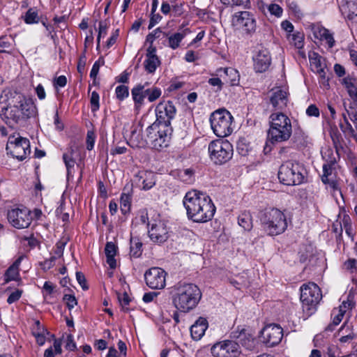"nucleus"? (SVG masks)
Instances as JSON below:
<instances>
[{
  "instance_id": "1",
  "label": "nucleus",
  "mask_w": 357,
  "mask_h": 357,
  "mask_svg": "<svg viewBox=\"0 0 357 357\" xmlns=\"http://www.w3.org/2000/svg\"><path fill=\"white\" fill-rule=\"evenodd\" d=\"M36 112L34 104L22 93L9 91L0 96V116L10 126L24 123Z\"/></svg>"
},
{
  "instance_id": "2",
  "label": "nucleus",
  "mask_w": 357,
  "mask_h": 357,
  "mask_svg": "<svg viewBox=\"0 0 357 357\" xmlns=\"http://www.w3.org/2000/svg\"><path fill=\"white\" fill-rule=\"evenodd\" d=\"M183 202L188 219L195 222H206L215 214V206L211 199L202 192L196 190L188 192Z\"/></svg>"
},
{
  "instance_id": "3",
  "label": "nucleus",
  "mask_w": 357,
  "mask_h": 357,
  "mask_svg": "<svg viewBox=\"0 0 357 357\" xmlns=\"http://www.w3.org/2000/svg\"><path fill=\"white\" fill-rule=\"evenodd\" d=\"M201 298V290L195 284L179 282L174 287L172 303L180 312H189L192 310Z\"/></svg>"
},
{
  "instance_id": "4",
  "label": "nucleus",
  "mask_w": 357,
  "mask_h": 357,
  "mask_svg": "<svg viewBox=\"0 0 357 357\" xmlns=\"http://www.w3.org/2000/svg\"><path fill=\"white\" fill-rule=\"evenodd\" d=\"M270 127L267 132V139L271 144L289 140L292 134L290 119L282 112H275L269 116Z\"/></svg>"
},
{
  "instance_id": "5",
  "label": "nucleus",
  "mask_w": 357,
  "mask_h": 357,
  "mask_svg": "<svg viewBox=\"0 0 357 357\" xmlns=\"http://www.w3.org/2000/svg\"><path fill=\"white\" fill-rule=\"evenodd\" d=\"M260 220L265 232L270 236H277L283 233L287 222L284 214L277 208L266 211L261 216Z\"/></svg>"
},
{
  "instance_id": "6",
  "label": "nucleus",
  "mask_w": 357,
  "mask_h": 357,
  "mask_svg": "<svg viewBox=\"0 0 357 357\" xmlns=\"http://www.w3.org/2000/svg\"><path fill=\"white\" fill-rule=\"evenodd\" d=\"M305 174L306 171L301 164L287 161L280 166L278 178L284 185H296L304 182Z\"/></svg>"
},
{
  "instance_id": "7",
  "label": "nucleus",
  "mask_w": 357,
  "mask_h": 357,
  "mask_svg": "<svg viewBox=\"0 0 357 357\" xmlns=\"http://www.w3.org/2000/svg\"><path fill=\"white\" fill-rule=\"evenodd\" d=\"M233 116L225 109H220L213 112L210 116L211 128L216 136L225 137L233 131Z\"/></svg>"
},
{
  "instance_id": "8",
  "label": "nucleus",
  "mask_w": 357,
  "mask_h": 357,
  "mask_svg": "<svg viewBox=\"0 0 357 357\" xmlns=\"http://www.w3.org/2000/svg\"><path fill=\"white\" fill-rule=\"evenodd\" d=\"M322 298L320 288L314 282L304 284L301 287V301L303 311L311 314L316 310V307Z\"/></svg>"
},
{
  "instance_id": "9",
  "label": "nucleus",
  "mask_w": 357,
  "mask_h": 357,
  "mask_svg": "<svg viewBox=\"0 0 357 357\" xmlns=\"http://www.w3.org/2000/svg\"><path fill=\"white\" fill-rule=\"evenodd\" d=\"M208 150L210 158L217 165L227 162L233 155L232 144L227 140L212 141L208 145Z\"/></svg>"
},
{
  "instance_id": "10",
  "label": "nucleus",
  "mask_w": 357,
  "mask_h": 357,
  "mask_svg": "<svg viewBox=\"0 0 357 357\" xmlns=\"http://www.w3.org/2000/svg\"><path fill=\"white\" fill-rule=\"evenodd\" d=\"M172 131V128H163L153 123L146 128L147 138L153 147L159 150L168 146Z\"/></svg>"
},
{
  "instance_id": "11",
  "label": "nucleus",
  "mask_w": 357,
  "mask_h": 357,
  "mask_svg": "<svg viewBox=\"0 0 357 357\" xmlns=\"http://www.w3.org/2000/svg\"><path fill=\"white\" fill-rule=\"evenodd\" d=\"M6 149L8 153L20 161L26 159L31 153L29 140L21 136H10Z\"/></svg>"
},
{
  "instance_id": "12",
  "label": "nucleus",
  "mask_w": 357,
  "mask_h": 357,
  "mask_svg": "<svg viewBox=\"0 0 357 357\" xmlns=\"http://www.w3.org/2000/svg\"><path fill=\"white\" fill-rule=\"evenodd\" d=\"M176 109L172 101L160 102L155 107L156 121L158 126L172 128L171 121L174 119Z\"/></svg>"
},
{
  "instance_id": "13",
  "label": "nucleus",
  "mask_w": 357,
  "mask_h": 357,
  "mask_svg": "<svg viewBox=\"0 0 357 357\" xmlns=\"http://www.w3.org/2000/svg\"><path fill=\"white\" fill-rule=\"evenodd\" d=\"M213 357H238L241 353L238 343L233 340H225L211 347Z\"/></svg>"
},
{
  "instance_id": "14",
  "label": "nucleus",
  "mask_w": 357,
  "mask_h": 357,
  "mask_svg": "<svg viewBox=\"0 0 357 357\" xmlns=\"http://www.w3.org/2000/svg\"><path fill=\"white\" fill-rule=\"evenodd\" d=\"M8 222L17 229L27 228L31 222L30 211L25 208H15L8 211Z\"/></svg>"
},
{
  "instance_id": "15",
  "label": "nucleus",
  "mask_w": 357,
  "mask_h": 357,
  "mask_svg": "<svg viewBox=\"0 0 357 357\" xmlns=\"http://www.w3.org/2000/svg\"><path fill=\"white\" fill-rule=\"evenodd\" d=\"M144 278L147 286L153 289H161L166 284V272L161 268L153 267L146 271Z\"/></svg>"
},
{
  "instance_id": "16",
  "label": "nucleus",
  "mask_w": 357,
  "mask_h": 357,
  "mask_svg": "<svg viewBox=\"0 0 357 357\" xmlns=\"http://www.w3.org/2000/svg\"><path fill=\"white\" fill-rule=\"evenodd\" d=\"M261 336L266 346L274 347L281 342L283 337V330L278 324H268L262 329Z\"/></svg>"
},
{
  "instance_id": "17",
  "label": "nucleus",
  "mask_w": 357,
  "mask_h": 357,
  "mask_svg": "<svg viewBox=\"0 0 357 357\" xmlns=\"http://www.w3.org/2000/svg\"><path fill=\"white\" fill-rule=\"evenodd\" d=\"M148 232L151 240L157 243H164L169 237L168 229L165 222L160 220H154L151 224V227L149 229Z\"/></svg>"
},
{
  "instance_id": "18",
  "label": "nucleus",
  "mask_w": 357,
  "mask_h": 357,
  "mask_svg": "<svg viewBox=\"0 0 357 357\" xmlns=\"http://www.w3.org/2000/svg\"><path fill=\"white\" fill-rule=\"evenodd\" d=\"M133 182L139 189L148 190L155 184V174L151 171H139L135 175Z\"/></svg>"
},
{
  "instance_id": "19",
  "label": "nucleus",
  "mask_w": 357,
  "mask_h": 357,
  "mask_svg": "<svg viewBox=\"0 0 357 357\" xmlns=\"http://www.w3.org/2000/svg\"><path fill=\"white\" fill-rule=\"evenodd\" d=\"M237 24L247 33L255 32L257 29V22L254 15L248 11L237 13L235 15Z\"/></svg>"
},
{
  "instance_id": "20",
  "label": "nucleus",
  "mask_w": 357,
  "mask_h": 357,
  "mask_svg": "<svg viewBox=\"0 0 357 357\" xmlns=\"http://www.w3.org/2000/svg\"><path fill=\"white\" fill-rule=\"evenodd\" d=\"M254 69L257 73L267 70L271 63V57L268 50L261 47L253 56Z\"/></svg>"
},
{
  "instance_id": "21",
  "label": "nucleus",
  "mask_w": 357,
  "mask_h": 357,
  "mask_svg": "<svg viewBox=\"0 0 357 357\" xmlns=\"http://www.w3.org/2000/svg\"><path fill=\"white\" fill-rule=\"evenodd\" d=\"M269 101L275 109H283L288 102V93L278 87L273 89L268 93Z\"/></svg>"
},
{
  "instance_id": "22",
  "label": "nucleus",
  "mask_w": 357,
  "mask_h": 357,
  "mask_svg": "<svg viewBox=\"0 0 357 357\" xmlns=\"http://www.w3.org/2000/svg\"><path fill=\"white\" fill-rule=\"evenodd\" d=\"M231 337L238 340V344H241L242 347L248 350H252L255 347V340L251 334L246 332L244 328L240 331H234L231 332Z\"/></svg>"
},
{
  "instance_id": "23",
  "label": "nucleus",
  "mask_w": 357,
  "mask_h": 357,
  "mask_svg": "<svg viewBox=\"0 0 357 357\" xmlns=\"http://www.w3.org/2000/svg\"><path fill=\"white\" fill-rule=\"evenodd\" d=\"M218 75L222 79L225 84L237 86L240 81V75L234 68H225L218 70Z\"/></svg>"
},
{
  "instance_id": "24",
  "label": "nucleus",
  "mask_w": 357,
  "mask_h": 357,
  "mask_svg": "<svg viewBox=\"0 0 357 357\" xmlns=\"http://www.w3.org/2000/svg\"><path fill=\"white\" fill-rule=\"evenodd\" d=\"M190 32L189 29H183L181 31L172 33L163 32V36L167 38L168 40V46L172 50H176L179 47L180 43L183 39Z\"/></svg>"
},
{
  "instance_id": "25",
  "label": "nucleus",
  "mask_w": 357,
  "mask_h": 357,
  "mask_svg": "<svg viewBox=\"0 0 357 357\" xmlns=\"http://www.w3.org/2000/svg\"><path fill=\"white\" fill-rule=\"evenodd\" d=\"M208 328V321L204 317H199L190 327V333L193 340H199Z\"/></svg>"
},
{
  "instance_id": "26",
  "label": "nucleus",
  "mask_w": 357,
  "mask_h": 357,
  "mask_svg": "<svg viewBox=\"0 0 357 357\" xmlns=\"http://www.w3.org/2000/svg\"><path fill=\"white\" fill-rule=\"evenodd\" d=\"M144 86L142 84H138L131 89V95L134 102V109L137 112L144 104L145 96L143 93Z\"/></svg>"
},
{
  "instance_id": "27",
  "label": "nucleus",
  "mask_w": 357,
  "mask_h": 357,
  "mask_svg": "<svg viewBox=\"0 0 357 357\" xmlns=\"http://www.w3.org/2000/svg\"><path fill=\"white\" fill-rule=\"evenodd\" d=\"M24 259V256L19 257L15 262L7 269L4 275V280L8 282L11 280H16L19 277V266Z\"/></svg>"
},
{
  "instance_id": "28",
  "label": "nucleus",
  "mask_w": 357,
  "mask_h": 357,
  "mask_svg": "<svg viewBox=\"0 0 357 357\" xmlns=\"http://www.w3.org/2000/svg\"><path fill=\"white\" fill-rule=\"evenodd\" d=\"M342 11L349 20L357 21V0H346Z\"/></svg>"
},
{
  "instance_id": "29",
  "label": "nucleus",
  "mask_w": 357,
  "mask_h": 357,
  "mask_svg": "<svg viewBox=\"0 0 357 357\" xmlns=\"http://www.w3.org/2000/svg\"><path fill=\"white\" fill-rule=\"evenodd\" d=\"M314 37L321 40H325L329 47H333L335 40L330 31L324 27L318 26L314 29Z\"/></svg>"
},
{
  "instance_id": "30",
  "label": "nucleus",
  "mask_w": 357,
  "mask_h": 357,
  "mask_svg": "<svg viewBox=\"0 0 357 357\" xmlns=\"http://www.w3.org/2000/svg\"><path fill=\"white\" fill-rule=\"evenodd\" d=\"M322 158L326 165H337L340 160V155L337 150H333L331 148H326L321 151Z\"/></svg>"
},
{
  "instance_id": "31",
  "label": "nucleus",
  "mask_w": 357,
  "mask_h": 357,
  "mask_svg": "<svg viewBox=\"0 0 357 357\" xmlns=\"http://www.w3.org/2000/svg\"><path fill=\"white\" fill-rule=\"evenodd\" d=\"M117 248L112 242H107L105 245V252L107 257V263L110 268L114 269L116 267V261L114 258L116 254Z\"/></svg>"
},
{
  "instance_id": "32",
  "label": "nucleus",
  "mask_w": 357,
  "mask_h": 357,
  "mask_svg": "<svg viewBox=\"0 0 357 357\" xmlns=\"http://www.w3.org/2000/svg\"><path fill=\"white\" fill-rule=\"evenodd\" d=\"M149 85L148 82H145L142 84L144 86L143 93L146 97H147L148 100L150 102H153L158 100L162 95V90L156 86H152L151 88H146Z\"/></svg>"
},
{
  "instance_id": "33",
  "label": "nucleus",
  "mask_w": 357,
  "mask_h": 357,
  "mask_svg": "<svg viewBox=\"0 0 357 357\" xmlns=\"http://www.w3.org/2000/svg\"><path fill=\"white\" fill-rule=\"evenodd\" d=\"M238 223L245 230L250 231L252 228L251 215L248 212L242 213L238 218Z\"/></svg>"
},
{
  "instance_id": "34",
  "label": "nucleus",
  "mask_w": 357,
  "mask_h": 357,
  "mask_svg": "<svg viewBox=\"0 0 357 357\" xmlns=\"http://www.w3.org/2000/svg\"><path fill=\"white\" fill-rule=\"evenodd\" d=\"M144 65L148 73H153L157 67L160 65V61L158 56H149L146 58Z\"/></svg>"
},
{
  "instance_id": "35",
  "label": "nucleus",
  "mask_w": 357,
  "mask_h": 357,
  "mask_svg": "<svg viewBox=\"0 0 357 357\" xmlns=\"http://www.w3.org/2000/svg\"><path fill=\"white\" fill-rule=\"evenodd\" d=\"M179 180L185 183H192L194 181V172L192 169H179L177 172Z\"/></svg>"
},
{
  "instance_id": "36",
  "label": "nucleus",
  "mask_w": 357,
  "mask_h": 357,
  "mask_svg": "<svg viewBox=\"0 0 357 357\" xmlns=\"http://www.w3.org/2000/svg\"><path fill=\"white\" fill-rule=\"evenodd\" d=\"M142 243L137 238L130 240V255L134 257H139L142 252Z\"/></svg>"
},
{
  "instance_id": "37",
  "label": "nucleus",
  "mask_w": 357,
  "mask_h": 357,
  "mask_svg": "<svg viewBox=\"0 0 357 357\" xmlns=\"http://www.w3.org/2000/svg\"><path fill=\"white\" fill-rule=\"evenodd\" d=\"M130 197L129 195L122 193L120 199L121 211L123 214L126 215L130 211Z\"/></svg>"
},
{
  "instance_id": "38",
  "label": "nucleus",
  "mask_w": 357,
  "mask_h": 357,
  "mask_svg": "<svg viewBox=\"0 0 357 357\" xmlns=\"http://www.w3.org/2000/svg\"><path fill=\"white\" fill-rule=\"evenodd\" d=\"M72 152L73 150H71L70 153H64L63 155V159L67 169L68 176H73L72 169L74 167L75 163V161L72 157Z\"/></svg>"
},
{
  "instance_id": "39",
  "label": "nucleus",
  "mask_w": 357,
  "mask_h": 357,
  "mask_svg": "<svg viewBox=\"0 0 357 357\" xmlns=\"http://www.w3.org/2000/svg\"><path fill=\"white\" fill-rule=\"evenodd\" d=\"M314 55L316 56L314 58L310 57V59L312 63L314 65H315V66L317 68V70L319 73L322 84H325L326 83L327 84H328V80L326 79L325 72L323 69H321L320 68V61L317 59V55L315 53H314Z\"/></svg>"
},
{
  "instance_id": "40",
  "label": "nucleus",
  "mask_w": 357,
  "mask_h": 357,
  "mask_svg": "<svg viewBox=\"0 0 357 357\" xmlns=\"http://www.w3.org/2000/svg\"><path fill=\"white\" fill-rule=\"evenodd\" d=\"M39 20L38 12L33 8H30L26 13L24 21L26 24L37 23Z\"/></svg>"
},
{
  "instance_id": "41",
  "label": "nucleus",
  "mask_w": 357,
  "mask_h": 357,
  "mask_svg": "<svg viewBox=\"0 0 357 357\" xmlns=\"http://www.w3.org/2000/svg\"><path fill=\"white\" fill-rule=\"evenodd\" d=\"M336 165H323V174L321 176V181L323 183H326L328 181L329 176H331L333 173V171L335 169Z\"/></svg>"
},
{
  "instance_id": "42",
  "label": "nucleus",
  "mask_w": 357,
  "mask_h": 357,
  "mask_svg": "<svg viewBox=\"0 0 357 357\" xmlns=\"http://www.w3.org/2000/svg\"><path fill=\"white\" fill-rule=\"evenodd\" d=\"M115 93L119 100H123L129 96L128 87L125 85H119L116 88Z\"/></svg>"
},
{
  "instance_id": "43",
  "label": "nucleus",
  "mask_w": 357,
  "mask_h": 357,
  "mask_svg": "<svg viewBox=\"0 0 357 357\" xmlns=\"http://www.w3.org/2000/svg\"><path fill=\"white\" fill-rule=\"evenodd\" d=\"M332 315L334 316L333 321L326 328V331H333L335 326H337L341 322L344 314H342V312H337L335 314L332 313Z\"/></svg>"
},
{
  "instance_id": "44",
  "label": "nucleus",
  "mask_w": 357,
  "mask_h": 357,
  "mask_svg": "<svg viewBox=\"0 0 357 357\" xmlns=\"http://www.w3.org/2000/svg\"><path fill=\"white\" fill-rule=\"evenodd\" d=\"M107 24L105 22L100 21L99 22L98 34L97 37V49L100 47V38L105 37L107 33Z\"/></svg>"
},
{
  "instance_id": "45",
  "label": "nucleus",
  "mask_w": 357,
  "mask_h": 357,
  "mask_svg": "<svg viewBox=\"0 0 357 357\" xmlns=\"http://www.w3.org/2000/svg\"><path fill=\"white\" fill-rule=\"evenodd\" d=\"M290 40L294 43L295 47L301 49L303 46V35L301 33L297 32L289 36Z\"/></svg>"
},
{
  "instance_id": "46",
  "label": "nucleus",
  "mask_w": 357,
  "mask_h": 357,
  "mask_svg": "<svg viewBox=\"0 0 357 357\" xmlns=\"http://www.w3.org/2000/svg\"><path fill=\"white\" fill-rule=\"evenodd\" d=\"M340 128L343 132L348 133L351 137H357L356 129L352 127L348 120H346L345 125L340 124Z\"/></svg>"
},
{
  "instance_id": "47",
  "label": "nucleus",
  "mask_w": 357,
  "mask_h": 357,
  "mask_svg": "<svg viewBox=\"0 0 357 357\" xmlns=\"http://www.w3.org/2000/svg\"><path fill=\"white\" fill-rule=\"evenodd\" d=\"M100 96L99 94L96 91H93L91 93L90 102L91 105V111L95 112L98 111L100 108L99 103Z\"/></svg>"
},
{
  "instance_id": "48",
  "label": "nucleus",
  "mask_w": 357,
  "mask_h": 357,
  "mask_svg": "<svg viewBox=\"0 0 357 357\" xmlns=\"http://www.w3.org/2000/svg\"><path fill=\"white\" fill-rule=\"evenodd\" d=\"M46 331L45 328H42L41 331H36L35 328L32 329V333L35 336L37 343L42 346L45 344V337L44 333Z\"/></svg>"
},
{
  "instance_id": "49",
  "label": "nucleus",
  "mask_w": 357,
  "mask_h": 357,
  "mask_svg": "<svg viewBox=\"0 0 357 357\" xmlns=\"http://www.w3.org/2000/svg\"><path fill=\"white\" fill-rule=\"evenodd\" d=\"M95 140H96L95 132L92 130H89L87 132L86 141V149L89 151H91L93 149Z\"/></svg>"
},
{
  "instance_id": "50",
  "label": "nucleus",
  "mask_w": 357,
  "mask_h": 357,
  "mask_svg": "<svg viewBox=\"0 0 357 357\" xmlns=\"http://www.w3.org/2000/svg\"><path fill=\"white\" fill-rule=\"evenodd\" d=\"M63 299L66 303L69 310L73 309L77 304V300L73 295L65 294Z\"/></svg>"
},
{
  "instance_id": "51",
  "label": "nucleus",
  "mask_w": 357,
  "mask_h": 357,
  "mask_svg": "<svg viewBox=\"0 0 357 357\" xmlns=\"http://www.w3.org/2000/svg\"><path fill=\"white\" fill-rule=\"evenodd\" d=\"M118 299H119V301L121 305L123 307V308L125 310H127L128 308H126V306L129 305L130 301V299L128 294L126 292H124L122 294H119Z\"/></svg>"
},
{
  "instance_id": "52",
  "label": "nucleus",
  "mask_w": 357,
  "mask_h": 357,
  "mask_svg": "<svg viewBox=\"0 0 357 357\" xmlns=\"http://www.w3.org/2000/svg\"><path fill=\"white\" fill-rule=\"evenodd\" d=\"M100 59L96 61L92 66V68L90 72V77L93 79V84H96V78L97 75L98 74L100 66Z\"/></svg>"
},
{
  "instance_id": "53",
  "label": "nucleus",
  "mask_w": 357,
  "mask_h": 357,
  "mask_svg": "<svg viewBox=\"0 0 357 357\" xmlns=\"http://www.w3.org/2000/svg\"><path fill=\"white\" fill-rule=\"evenodd\" d=\"M268 10L271 14L274 15L276 17H280L282 13V8L279 5L275 3H272L268 6Z\"/></svg>"
},
{
  "instance_id": "54",
  "label": "nucleus",
  "mask_w": 357,
  "mask_h": 357,
  "mask_svg": "<svg viewBox=\"0 0 357 357\" xmlns=\"http://www.w3.org/2000/svg\"><path fill=\"white\" fill-rule=\"evenodd\" d=\"M22 294V291L19 289L12 292L7 299L8 303L11 304L18 301L20 298Z\"/></svg>"
},
{
  "instance_id": "55",
  "label": "nucleus",
  "mask_w": 357,
  "mask_h": 357,
  "mask_svg": "<svg viewBox=\"0 0 357 357\" xmlns=\"http://www.w3.org/2000/svg\"><path fill=\"white\" fill-rule=\"evenodd\" d=\"M86 63V57L85 56V54H82L78 60L77 63V71L82 74L84 71L85 66Z\"/></svg>"
},
{
  "instance_id": "56",
  "label": "nucleus",
  "mask_w": 357,
  "mask_h": 357,
  "mask_svg": "<svg viewBox=\"0 0 357 357\" xmlns=\"http://www.w3.org/2000/svg\"><path fill=\"white\" fill-rule=\"evenodd\" d=\"M76 279L78 282V283L80 284L82 288L84 290H87L89 289V287L86 285V278L84 274L81 272H77L76 273Z\"/></svg>"
},
{
  "instance_id": "57",
  "label": "nucleus",
  "mask_w": 357,
  "mask_h": 357,
  "mask_svg": "<svg viewBox=\"0 0 357 357\" xmlns=\"http://www.w3.org/2000/svg\"><path fill=\"white\" fill-rule=\"evenodd\" d=\"M208 83L213 86H217L218 90H221L224 83L222 79L220 77H212L208 79Z\"/></svg>"
},
{
  "instance_id": "58",
  "label": "nucleus",
  "mask_w": 357,
  "mask_h": 357,
  "mask_svg": "<svg viewBox=\"0 0 357 357\" xmlns=\"http://www.w3.org/2000/svg\"><path fill=\"white\" fill-rule=\"evenodd\" d=\"M306 114L309 116L318 117L319 116V109L315 105H310L306 109Z\"/></svg>"
},
{
  "instance_id": "59",
  "label": "nucleus",
  "mask_w": 357,
  "mask_h": 357,
  "mask_svg": "<svg viewBox=\"0 0 357 357\" xmlns=\"http://www.w3.org/2000/svg\"><path fill=\"white\" fill-rule=\"evenodd\" d=\"M161 30L160 28H157L153 32L149 33L146 36V41L149 43L150 44H153L154 40L157 38H159V33H161Z\"/></svg>"
},
{
  "instance_id": "60",
  "label": "nucleus",
  "mask_w": 357,
  "mask_h": 357,
  "mask_svg": "<svg viewBox=\"0 0 357 357\" xmlns=\"http://www.w3.org/2000/svg\"><path fill=\"white\" fill-rule=\"evenodd\" d=\"M351 303L349 301H344L339 306L338 308H334L333 310V314H335L337 312H342V314H345L347 309L351 307Z\"/></svg>"
},
{
  "instance_id": "61",
  "label": "nucleus",
  "mask_w": 357,
  "mask_h": 357,
  "mask_svg": "<svg viewBox=\"0 0 357 357\" xmlns=\"http://www.w3.org/2000/svg\"><path fill=\"white\" fill-rule=\"evenodd\" d=\"M162 17L160 15V14H155V13H151V17L149 21L148 29H152L157 23H158L160 21Z\"/></svg>"
},
{
  "instance_id": "62",
  "label": "nucleus",
  "mask_w": 357,
  "mask_h": 357,
  "mask_svg": "<svg viewBox=\"0 0 357 357\" xmlns=\"http://www.w3.org/2000/svg\"><path fill=\"white\" fill-rule=\"evenodd\" d=\"M344 266L347 270L353 271V270H357V259H349L344 262Z\"/></svg>"
},
{
  "instance_id": "63",
  "label": "nucleus",
  "mask_w": 357,
  "mask_h": 357,
  "mask_svg": "<svg viewBox=\"0 0 357 357\" xmlns=\"http://www.w3.org/2000/svg\"><path fill=\"white\" fill-rule=\"evenodd\" d=\"M67 84V79L66 76L61 75L58 77L54 81V87H64Z\"/></svg>"
},
{
  "instance_id": "64",
  "label": "nucleus",
  "mask_w": 357,
  "mask_h": 357,
  "mask_svg": "<svg viewBox=\"0 0 357 357\" xmlns=\"http://www.w3.org/2000/svg\"><path fill=\"white\" fill-rule=\"evenodd\" d=\"M347 91L350 97L357 105V87L355 85H350V86H348Z\"/></svg>"
}]
</instances>
